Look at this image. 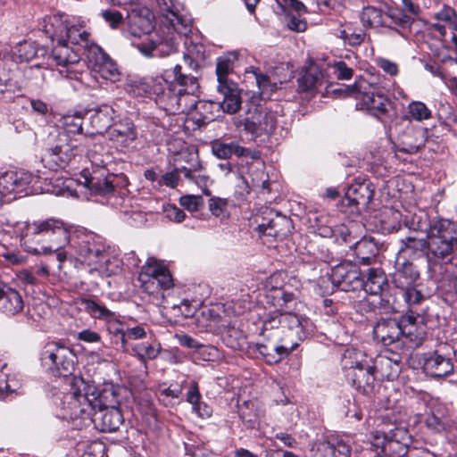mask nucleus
I'll return each mask as SVG.
<instances>
[{
	"label": "nucleus",
	"instance_id": "1",
	"mask_svg": "<svg viewBox=\"0 0 457 457\" xmlns=\"http://www.w3.org/2000/svg\"><path fill=\"white\" fill-rule=\"evenodd\" d=\"M46 31L50 34L53 43L51 55L56 65L66 67L65 71H60L62 76L93 87L87 81L88 73L72 70V66L78 64L84 56L92 71L102 79L112 82L119 80L120 72L116 63L94 43L83 22L54 16Z\"/></svg>",
	"mask_w": 457,
	"mask_h": 457
},
{
	"label": "nucleus",
	"instance_id": "2",
	"mask_svg": "<svg viewBox=\"0 0 457 457\" xmlns=\"http://www.w3.org/2000/svg\"><path fill=\"white\" fill-rule=\"evenodd\" d=\"M22 239L27 251L35 254L57 253V259H66L63 252L66 245L75 249L79 255L95 270H104L108 262L106 245L103 238L85 229H77L62 220L50 218L28 222L22 231Z\"/></svg>",
	"mask_w": 457,
	"mask_h": 457
},
{
	"label": "nucleus",
	"instance_id": "3",
	"mask_svg": "<svg viewBox=\"0 0 457 457\" xmlns=\"http://www.w3.org/2000/svg\"><path fill=\"white\" fill-rule=\"evenodd\" d=\"M158 5L169 21L161 25L148 42L135 44L137 50L145 57H163L177 51L182 36L191 31V19L180 12V4L173 0H157Z\"/></svg>",
	"mask_w": 457,
	"mask_h": 457
},
{
	"label": "nucleus",
	"instance_id": "4",
	"mask_svg": "<svg viewBox=\"0 0 457 457\" xmlns=\"http://www.w3.org/2000/svg\"><path fill=\"white\" fill-rule=\"evenodd\" d=\"M457 251V224L446 220L438 219L430 222L427 232L426 257L429 263L431 276L436 280L445 275V270H451V265L441 264L445 259L450 260Z\"/></svg>",
	"mask_w": 457,
	"mask_h": 457
},
{
	"label": "nucleus",
	"instance_id": "5",
	"mask_svg": "<svg viewBox=\"0 0 457 457\" xmlns=\"http://www.w3.org/2000/svg\"><path fill=\"white\" fill-rule=\"evenodd\" d=\"M140 88L156 104L168 114H177L187 111L182 99L175 94V86L168 82L162 76L151 77L140 82Z\"/></svg>",
	"mask_w": 457,
	"mask_h": 457
},
{
	"label": "nucleus",
	"instance_id": "6",
	"mask_svg": "<svg viewBox=\"0 0 457 457\" xmlns=\"http://www.w3.org/2000/svg\"><path fill=\"white\" fill-rule=\"evenodd\" d=\"M370 87L365 82H355L351 86H344L334 92H339L346 96H353L358 103L356 109L365 110L370 115L380 119L387 112L389 101L387 97L381 93L370 90Z\"/></svg>",
	"mask_w": 457,
	"mask_h": 457
},
{
	"label": "nucleus",
	"instance_id": "7",
	"mask_svg": "<svg viewBox=\"0 0 457 457\" xmlns=\"http://www.w3.org/2000/svg\"><path fill=\"white\" fill-rule=\"evenodd\" d=\"M361 21L364 27L370 28L406 29L412 24V19L398 9H389L387 12H384L374 6L362 9Z\"/></svg>",
	"mask_w": 457,
	"mask_h": 457
},
{
	"label": "nucleus",
	"instance_id": "8",
	"mask_svg": "<svg viewBox=\"0 0 457 457\" xmlns=\"http://www.w3.org/2000/svg\"><path fill=\"white\" fill-rule=\"evenodd\" d=\"M76 356L69 347L48 344L42 353L41 360L54 376L67 377L75 369Z\"/></svg>",
	"mask_w": 457,
	"mask_h": 457
},
{
	"label": "nucleus",
	"instance_id": "9",
	"mask_svg": "<svg viewBox=\"0 0 457 457\" xmlns=\"http://www.w3.org/2000/svg\"><path fill=\"white\" fill-rule=\"evenodd\" d=\"M154 14L145 6H137L128 14V28L126 34L133 39L131 44L137 49L135 44L148 42V37L154 35L156 30L154 29Z\"/></svg>",
	"mask_w": 457,
	"mask_h": 457
},
{
	"label": "nucleus",
	"instance_id": "10",
	"mask_svg": "<svg viewBox=\"0 0 457 457\" xmlns=\"http://www.w3.org/2000/svg\"><path fill=\"white\" fill-rule=\"evenodd\" d=\"M275 114L261 104H251L244 118H237V126H243L252 134L271 133L276 128Z\"/></svg>",
	"mask_w": 457,
	"mask_h": 457
},
{
	"label": "nucleus",
	"instance_id": "11",
	"mask_svg": "<svg viewBox=\"0 0 457 457\" xmlns=\"http://www.w3.org/2000/svg\"><path fill=\"white\" fill-rule=\"evenodd\" d=\"M278 325L291 331L300 341L304 340L312 330V324L308 318L289 312L269 316L263 321V330L272 329Z\"/></svg>",
	"mask_w": 457,
	"mask_h": 457
},
{
	"label": "nucleus",
	"instance_id": "12",
	"mask_svg": "<svg viewBox=\"0 0 457 457\" xmlns=\"http://www.w3.org/2000/svg\"><path fill=\"white\" fill-rule=\"evenodd\" d=\"M92 388L81 378H74L71 384V392L64 397L65 407L70 411L71 419L84 418L92 416V404L89 391Z\"/></svg>",
	"mask_w": 457,
	"mask_h": 457
},
{
	"label": "nucleus",
	"instance_id": "13",
	"mask_svg": "<svg viewBox=\"0 0 457 457\" xmlns=\"http://www.w3.org/2000/svg\"><path fill=\"white\" fill-rule=\"evenodd\" d=\"M352 360V353L345 354V368L346 369V376L352 380L353 386L363 394L369 395L373 391L375 382V370L373 366L363 364L361 361H358V355L355 353Z\"/></svg>",
	"mask_w": 457,
	"mask_h": 457
},
{
	"label": "nucleus",
	"instance_id": "14",
	"mask_svg": "<svg viewBox=\"0 0 457 457\" xmlns=\"http://www.w3.org/2000/svg\"><path fill=\"white\" fill-rule=\"evenodd\" d=\"M258 232L260 236L271 237L283 239L287 237L292 229L291 219L266 208L261 216L256 218Z\"/></svg>",
	"mask_w": 457,
	"mask_h": 457
},
{
	"label": "nucleus",
	"instance_id": "15",
	"mask_svg": "<svg viewBox=\"0 0 457 457\" xmlns=\"http://www.w3.org/2000/svg\"><path fill=\"white\" fill-rule=\"evenodd\" d=\"M330 278L334 286L345 292L357 290L363 285L359 267L351 262L336 265L331 270Z\"/></svg>",
	"mask_w": 457,
	"mask_h": 457
},
{
	"label": "nucleus",
	"instance_id": "16",
	"mask_svg": "<svg viewBox=\"0 0 457 457\" xmlns=\"http://www.w3.org/2000/svg\"><path fill=\"white\" fill-rule=\"evenodd\" d=\"M450 345L442 344L434 353L425 357L423 369L425 372L435 378H442L450 375L454 369L450 354Z\"/></svg>",
	"mask_w": 457,
	"mask_h": 457
},
{
	"label": "nucleus",
	"instance_id": "17",
	"mask_svg": "<svg viewBox=\"0 0 457 457\" xmlns=\"http://www.w3.org/2000/svg\"><path fill=\"white\" fill-rule=\"evenodd\" d=\"M75 156V150L67 142V136L60 135L58 143L50 147L42 157L44 165L52 170L64 169Z\"/></svg>",
	"mask_w": 457,
	"mask_h": 457
},
{
	"label": "nucleus",
	"instance_id": "18",
	"mask_svg": "<svg viewBox=\"0 0 457 457\" xmlns=\"http://www.w3.org/2000/svg\"><path fill=\"white\" fill-rule=\"evenodd\" d=\"M312 457H350L351 446L338 436L317 440L311 447Z\"/></svg>",
	"mask_w": 457,
	"mask_h": 457
},
{
	"label": "nucleus",
	"instance_id": "19",
	"mask_svg": "<svg viewBox=\"0 0 457 457\" xmlns=\"http://www.w3.org/2000/svg\"><path fill=\"white\" fill-rule=\"evenodd\" d=\"M427 140V129L410 125L398 135L396 147L399 152L412 154L423 148Z\"/></svg>",
	"mask_w": 457,
	"mask_h": 457
},
{
	"label": "nucleus",
	"instance_id": "20",
	"mask_svg": "<svg viewBox=\"0 0 457 457\" xmlns=\"http://www.w3.org/2000/svg\"><path fill=\"white\" fill-rule=\"evenodd\" d=\"M375 338L384 345H396L402 347L403 331L399 320L395 319H381L373 328Z\"/></svg>",
	"mask_w": 457,
	"mask_h": 457
},
{
	"label": "nucleus",
	"instance_id": "21",
	"mask_svg": "<svg viewBox=\"0 0 457 457\" xmlns=\"http://www.w3.org/2000/svg\"><path fill=\"white\" fill-rule=\"evenodd\" d=\"M121 388L112 383L104 384L103 387L96 394L95 389L90 393L92 409L103 410L109 408H118L121 397Z\"/></svg>",
	"mask_w": 457,
	"mask_h": 457
},
{
	"label": "nucleus",
	"instance_id": "22",
	"mask_svg": "<svg viewBox=\"0 0 457 457\" xmlns=\"http://www.w3.org/2000/svg\"><path fill=\"white\" fill-rule=\"evenodd\" d=\"M83 173L86 187L96 195H108L114 193L118 187H121V184L127 183L126 178L122 176L110 174L100 178L95 175L87 176L86 171Z\"/></svg>",
	"mask_w": 457,
	"mask_h": 457
},
{
	"label": "nucleus",
	"instance_id": "23",
	"mask_svg": "<svg viewBox=\"0 0 457 457\" xmlns=\"http://www.w3.org/2000/svg\"><path fill=\"white\" fill-rule=\"evenodd\" d=\"M399 324L403 331V339L420 345L425 336V324L423 318L419 314H414L411 310L399 320Z\"/></svg>",
	"mask_w": 457,
	"mask_h": 457
},
{
	"label": "nucleus",
	"instance_id": "24",
	"mask_svg": "<svg viewBox=\"0 0 457 457\" xmlns=\"http://www.w3.org/2000/svg\"><path fill=\"white\" fill-rule=\"evenodd\" d=\"M91 419L101 432H114L123 423V416L119 408L96 410Z\"/></svg>",
	"mask_w": 457,
	"mask_h": 457
},
{
	"label": "nucleus",
	"instance_id": "25",
	"mask_svg": "<svg viewBox=\"0 0 457 457\" xmlns=\"http://www.w3.org/2000/svg\"><path fill=\"white\" fill-rule=\"evenodd\" d=\"M174 79L170 84L175 86V94L182 99V104L189 106L186 103V96H194L199 88L197 79L195 76L182 72V67L177 64L173 68Z\"/></svg>",
	"mask_w": 457,
	"mask_h": 457
},
{
	"label": "nucleus",
	"instance_id": "26",
	"mask_svg": "<svg viewBox=\"0 0 457 457\" xmlns=\"http://www.w3.org/2000/svg\"><path fill=\"white\" fill-rule=\"evenodd\" d=\"M224 83L217 86V91L221 96L220 105L223 112L234 114L241 108V91L236 82Z\"/></svg>",
	"mask_w": 457,
	"mask_h": 457
},
{
	"label": "nucleus",
	"instance_id": "27",
	"mask_svg": "<svg viewBox=\"0 0 457 457\" xmlns=\"http://www.w3.org/2000/svg\"><path fill=\"white\" fill-rule=\"evenodd\" d=\"M137 137L136 127L129 119H123L114 122L108 130V137L115 144L127 147L133 143Z\"/></svg>",
	"mask_w": 457,
	"mask_h": 457
},
{
	"label": "nucleus",
	"instance_id": "28",
	"mask_svg": "<svg viewBox=\"0 0 457 457\" xmlns=\"http://www.w3.org/2000/svg\"><path fill=\"white\" fill-rule=\"evenodd\" d=\"M420 277L416 267L404 256H398L395 262V271L393 275V282L398 288L408 287L415 285Z\"/></svg>",
	"mask_w": 457,
	"mask_h": 457
},
{
	"label": "nucleus",
	"instance_id": "29",
	"mask_svg": "<svg viewBox=\"0 0 457 457\" xmlns=\"http://www.w3.org/2000/svg\"><path fill=\"white\" fill-rule=\"evenodd\" d=\"M138 276L147 279L156 278L164 288H170L173 286L170 272L166 265L154 258H148L145 264L141 267Z\"/></svg>",
	"mask_w": 457,
	"mask_h": 457
},
{
	"label": "nucleus",
	"instance_id": "30",
	"mask_svg": "<svg viewBox=\"0 0 457 457\" xmlns=\"http://www.w3.org/2000/svg\"><path fill=\"white\" fill-rule=\"evenodd\" d=\"M373 368L382 378L394 380L401 372V357L397 353H392L391 357L379 355L375 359Z\"/></svg>",
	"mask_w": 457,
	"mask_h": 457
},
{
	"label": "nucleus",
	"instance_id": "31",
	"mask_svg": "<svg viewBox=\"0 0 457 457\" xmlns=\"http://www.w3.org/2000/svg\"><path fill=\"white\" fill-rule=\"evenodd\" d=\"M24 308V302L21 295L15 289L4 286L0 295V309L8 316H14L20 313Z\"/></svg>",
	"mask_w": 457,
	"mask_h": 457
},
{
	"label": "nucleus",
	"instance_id": "32",
	"mask_svg": "<svg viewBox=\"0 0 457 457\" xmlns=\"http://www.w3.org/2000/svg\"><path fill=\"white\" fill-rule=\"evenodd\" d=\"M374 195L370 185L360 183L349 187L343 200L345 205H363L366 206L372 200Z\"/></svg>",
	"mask_w": 457,
	"mask_h": 457
},
{
	"label": "nucleus",
	"instance_id": "33",
	"mask_svg": "<svg viewBox=\"0 0 457 457\" xmlns=\"http://www.w3.org/2000/svg\"><path fill=\"white\" fill-rule=\"evenodd\" d=\"M114 110L107 105H101L90 116V124L94 133L102 134L108 131L112 123Z\"/></svg>",
	"mask_w": 457,
	"mask_h": 457
},
{
	"label": "nucleus",
	"instance_id": "34",
	"mask_svg": "<svg viewBox=\"0 0 457 457\" xmlns=\"http://www.w3.org/2000/svg\"><path fill=\"white\" fill-rule=\"evenodd\" d=\"M388 287L387 279L381 269L370 268L361 287L370 295H380Z\"/></svg>",
	"mask_w": 457,
	"mask_h": 457
},
{
	"label": "nucleus",
	"instance_id": "35",
	"mask_svg": "<svg viewBox=\"0 0 457 457\" xmlns=\"http://www.w3.org/2000/svg\"><path fill=\"white\" fill-rule=\"evenodd\" d=\"M186 51L184 53V62L192 71L200 68L205 59V47L203 44L194 43L185 40Z\"/></svg>",
	"mask_w": 457,
	"mask_h": 457
},
{
	"label": "nucleus",
	"instance_id": "36",
	"mask_svg": "<svg viewBox=\"0 0 457 457\" xmlns=\"http://www.w3.org/2000/svg\"><path fill=\"white\" fill-rule=\"evenodd\" d=\"M179 170L183 173L185 179L189 182L195 184L204 194H208L210 177L203 169L200 162L192 164L190 168L183 166Z\"/></svg>",
	"mask_w": 457,
	"mask_h": 457
},
{
	"label": "nucleus",
	"instance_id": "37",
	"mask_svg": "<svg viewBox=\"0 0 457 457\" xmlns=\"http://www.w3.org/2000/svg\"><path fill=\"white\" fill-rule=\"evenodd\" d=\"M237 59V54L236 52H229L217 58L216 75L218 85H223L224 82H234L228 78V75L232 72Z\"/></svg>",
	"mask_w": 457,
	"mask_h": 457
},
{
	"label": "nucleus",
	"instance_id": "38",
	"mask_svg": "<svg viewBox=\"0 0 457 457\" xmlns=\"http://www.w3.org/2000/svg\"><path fill=\"white\" fill-rule=\"evenodd\" d=\"M398 256L403 255H421L426 256L427 238H418L413 236H408L400 241Z\"/></svg>",
	"mask_w": 457,
	"mask_h": 457
},
{
	"label": "nucleus",
	"instance_id": "39",
	"mask_svg": "<svg viewBox=\"0 0 457 457\" xmlns=\"http://www.w3.org/2000/svg\"><path fill=\"white\" fill-rule=\"evenodd\" d=\"M132 354L136 356L145 365L148 361L155 360L161 351V345L158 343L142 342L132 346Z\"/></svg>",
	"mask_w": 457,
	"mask_h": 457
},
{
	"label": "nucleus",
	"instance_id": "40",
	"mask_svg": "<svg viewBox=\"0 0 457 457\" xmlns=\"http://www.w3.org/2000/svg\"><path fill=\"white\" fill-rule=\"evenodd\" d=\"M80 305L86 312L95 319L109 320L114 317L112 312L92 299H81Z\"/></svg>",
	"mask_w": 457,
	"mask_h": 457
},
{
	"label": "nucleus",
	"instance_id": "41",
	"mask_svg": "<svg viewBox=\"0 0 457 457\" xmlns=\"http://www.w3.org/2000/svg\"><path fill=\"white\" fill-rule=\"evenodd\" d=\"M355 254L364 264H370L378 253V247L371 239H361L355 245Z\"/></svg>",
	"mask_w": 457,
	"mask_h": 457
},
{
	"label": "nucleus",
	"instance_id": "42",
	"mask_svg": "<svg viewBox=\"0 0 457 457\" xmlns=\"http://www.w3.org/2000/svg\"><path fill=\"white\" fill-rule=\"evenodd\" d=\"M247 72H251L254 76L262 98H269L270 94L277 89V84L272 83L270 78L261 72L258 68L249 67Z\"/></svg>",
	"mask_w": 457,
	"mask_h": 457
},
{
	"label": "nucleus",
	"instance_id": "43",
	"mask_svg": "<svg viewBox=\"0 0 457 457\" xmlns=\"http://www.w3.org/2000/svg\"><path fill=\"white\" fill-rule=\"evenodd\" d=\"M138 280L141 282L142 288L145 293L152 295L154 297L153 301H155L156 304H161L164 298L162 290H165L159 280L156 278H143L138 276Z\"/></svg>",
	"mask_w": 457,
	"mask_h": 457
},
{
	"label": "nucleus",
	"instance_id": "44",
	"mask_svg": "<svg viewBox=\"0 0 457 457\" xmlns=\"http://www.w3.org/2000/svg\"><path fill=\"white\" fill-rule=\"evenodd\" d=\"M223 341L233 350H241L246 345L244 332L234 327L228 328L223 334Z\"/></svg>",
	"mask_w": 457,
	"mask_h": 457
},
{
	"label": "nucleus",
	"instance_id": "45",
	"mask_svg": "<svg viewBox=\"0 0 457 457\" xmlns=\"http://www.w3.org/2000/svg\"><path fill=\"white\" fill-rule=\"evenodd\" d=\"M83 114L75 112L74 114L64 115L61 119V125L69 134H79L82 132Z\"/></svg>",
	"mask_w": 457,
	"mask_h": 457
},
{
	"label": "nucleus",
	"instance_id": "46",
	"mask_svg": "<svg viewBox=\"0 0 457 457\" xmlns=\"http://www.w3.org/2000/svg\"><path fill=\"white\" fill-rule=\"evenodd\" d=\"M402 434H404L403 430H402L401 428H395L392 436L384 434L381 441V437L379 436H376V443L374 444V445L377 448V453L378 452L386 453L387 451H389L395 444H398L400 439L398 436Z\"/></svg>",
	"mask_w": 457,
	"mask_h": 457
},
{
	"label": "nucleus",
	"instance_id": "47",
	"mask_svg": "<svg viewBox=\"0 0 457 457\" xmlns=\"http://www.w3.org/2000/svg\"><path fill=\"white\" fill-rule=\"evenodd\" d=\"M408 113L411 119L417 121H422L431 118V111L424 103L420 101H412L409 104Z\"/></svg>",
	"mask_w": 457,
	"mask_h": 457
},
{
	"label": "nucleus",
	"instance_id": "48",
	"mask_svg": "<svg viewBox=\"0 0 457 457\" xmlns=\"http://www.w3.org/2000/svg\"><path fill=\"white\" fill-rule=\"evenodd\" d=\"M270 296L276 301L274 304L278 308V313L285 312L283 307L294 300V294L286 292L282 288H275L270 291L268 295L269 301H270Z\"/></svg>",
	"mask_w": 457,
	"mask_h": 457
},
{
	"label": "nucleus",
	"instance_id": "49",
	"mask_svg": "<svg viewBox=\"0 0 457 457\" xmlns=\"http://www.w3.org/2000/svg\"><path fill=\"white\" fill-rule=\"evenodd\" d=\"M298 88L300 91L305 92L315 88L321 83V79L317 72L312 71L304 72L298 79Z\"/></svg>",
	"mask_w": 457,
	"mask_h": 457
},
{
	"label": "nucleus",
	"instance_id": "50",
	"mask_svg": "<svg viewBox=\"0 0 457 457\" xmlns=\"http://www.w3.org/2000/svg\"><path fill=\"white\" fill-rule=\"evenodd\" d=\"M115 332L120 335L121 343L123 345L128 340H137L145 337L146 332L141 326L128 328L126 330L116 328Z\"/></svg>",
	"mask_w": 457,
	"mask_h": 457
},
{
	"label": "nucleus",
	"instance_id": "51",
	"mask_svg": "<svg viewBox=\"0 0 457 457\" xmlns=\"http://www.w3.org/2000/svg\"><path fill=\"white\" fill-rule=\"evenodd\" d=\"M15 174L16 179L13 181V194H21L26 191L27 187L32 181V175L29 172L24 170L12 171Z\"/></svg>",
	"mask_w": 457,
	"mask_h": 457
},
{
	"label": "nucleus",
	"instance_id": "52",
	"mask_svg": "<svg viewBox=\"0 0 457 457\" xmlns=\"http://www.w3.org/2000/svg\"><path fill=\"white\" fill-rule=\"evenodd\" d=\"M400 289L403 290V297L410 307L420 304L424 300L423 295L415 287V285Z\"/></svg>",
	"mask_w": 457,
	"mask_h": 457
},
{
	"label": "nucleus",
	"instance_id": "53",
	"mask_svg": "<svg viewBox=\"0 0 457 457\" xmlns=\"http://www.w3.org/2000/svg\"><path fill=\"white\" fill-rule=\"evenodd\" d=\"M16 176L12 171H7L0 176V194L1 199L10 194H13V181Z\"/></svg>",
	"mask_w": 457,
	"mask_h": 457
},
{
	"label": "nucleus",
	"instance_id": "54",
	"mask_svg": "<svg viewBox=\"0 0 457 457\" xmlns=\"http://www.w3.org/2000/svg\"><path fill=\"white\" fill-rule=\"evenodd\" d=\"M250 403H245L239 406V417L247 428H253L257 422V413L253 410H250Z\"/></svg>",
	"mask_w": 457,
	"mask_h": 457
},
{
	"label": "nucleus",
	"instance_id": "55",
	"mask_svg": "<svg viewBox=\"0 0 457 457\" xmlns=\"http://www.w3.org/2000/svg\"><path fill=\"white\" fill-rule=\"evenodd\" d=\"M212 151L219 159L227 160L232 156L231 143L226 144L219 140L214 141L212 145Z\"/></svg>",
	"mask_w": 457,
	"mask_h": 457
},
{
	"label": "nucleus",
	"instance_id": "56",
	"mask_svg": "<svg viewBox=\"0 0 457 457\" xmlns=\"http://www.w3.org/2000/svg\"><path fill=\"white\" fill-rule=\"evenodd\" d=\"M208 207L212 215L220 217L228 207V200L220 197H212L208 201Z\"/></svg>",
	"mask_w": 457,
	"mask_h": 457
},
{
	"label": "nucleus",
	"instance_id": "57",
	"mask_svg": "<svg viewBox=\"0 0 457 457\" xmlns=\"http://www.w3.org/2000/svg\"><path fill=\"white\" fill-rule=\"evenodd\" d=\"M179 204L185 209L193 212L198 211L204 202L203 198L199 195H187L180 197Z\"/></svg>",
	"mask_w": 457,
	"mask_h": 457
},
{
	"label": "nucleus",
	"instance_id": "58",
	"mask_svg": "<svg viewBox=\"0 0 457 457\" xmlns=\"http://www.w3.org/2000/svg\"><path fill=\"white\" fill-rule=\"evenodd\" d=\"M332 67L334 74L338 79H350L353 75V69L343 61L336 62Z\"/></svg>",
	"mask_w": 457,
	"mask_h": 457
},
{
	"label": "nucleus",
	"instance_id": "59",
	"mask_svg": "<svg viewBox=\"0 0 457 457\" xmlns=\"http://www.w3.org/2000/svg\"><path fill=\"white\" fill-rule=\"evenodd\" d=\"M175 337L181 346L187 347L188 349L198 350L204 346V345H202L196 339L187 334H176Z\"/></svg>",
	"mask_w": 457,
	"mask_h": 457
},
{
	"label": "nucleus",
	"instance_id": "60",
	"mask_svg": "<svg viewBox=\"0 0 457 457\" xmlns=\"http://www.w3.org/2000/svg\"><path fill=\"white\" fill-rule=\"evenodd\" d=\"M376 62H377V65L383 70V71H385L386 73L391 75V76H395L398 74V71H399V69H398V65L388 60V59H386V58H378L376 60Z\"/></svg>",
	"mask_w": 457,
	"mask_h": 457
},
{
	"label": "nucleus",
	"instance_id": "61",
	"mask_svg": "<svg viewBox=\"0 0 457 457\" xmlns=\"http://www.w3.org/2000/svg\"><path fill=\"white\" fill-rule=\"evenodd\" d=\"M288 21H287V27L291 30H295L297 32H303L307 28V23L303 19L300 18V15L295 16L292 13H289L287 15Z\"/></svg>",
	"mask_w": 457,
	"mask_h": 457
},
{
	"label": "nucleus",
	"instance_id": "62",
	"mask_svg": "<svg viewBox=\"0 0 457 457\" xmlns=\"http://www.w3.org/2000/svg\"><path fill=\"white\" fill-rule=\"evenodd\" d=\"M179 169L180 168H176L173 171L163 174L160 183L172 188L176 187L179 182V175L182 173Z\"/></svg>",
	"mask_w": 457,
	"mask_h": 457
},
{
	"label": "nucleus",
	"instance_id": "63",
	"mask_svg": "<svg viewBox=\"0 0 457 457\" xmlns=\"http://www.w3.org/2000/svg\"><path fill=\"white\" fill-rule=\"evenodd\" d=\"M256 349L258 353L262 355L267 363L274 364L279 362V357L277 355H272L271 347H269L266 345L258 344L256 345Z\"/></svg>",
	"mask_w": 457,
	"mask_h": 457
},
{
	"label": "nucleus",
	"instance_id": "64",
	"mask_svg": "<svg viewBox=\"0 0 457 457\" xmlns=\"http://www.w3.org/2000/svg\"><path fill=\"white\" fill-rule=\"evenodd\" d=\"M403 10H401L406 15H409L412 21H414V17H417L420 14V8L419 4L414 0H402Z\"/></svg>",
	"mask_w": 457,
	"mask_h": 457
}]
</instances>
